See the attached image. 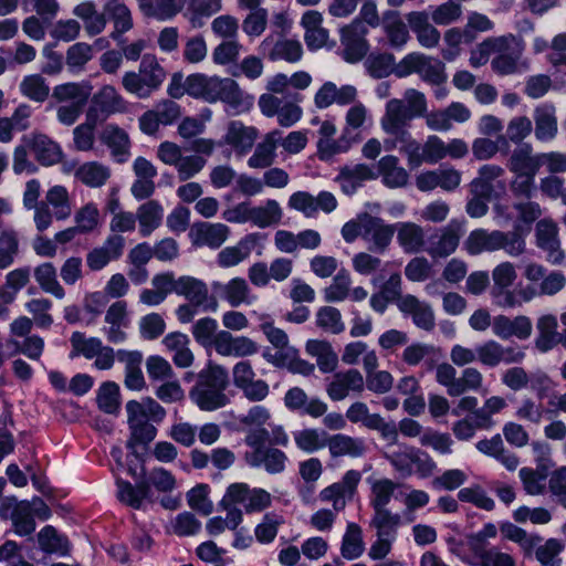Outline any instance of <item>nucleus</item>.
<instances>
[{
    "mask_svg": "<svg viewBox=\"0 0 566 566\" xmlns=\"http://www.w3.org/2000/svg\"><path fill=\"white\" fill-rule=\"evenodd\" d=\"M106 22L114 23V30L109 36L122 44L124 42L123 34L133 28V18L130 10L123 0H106L104 3Z\"/></svg>",
    "mask_w": 566,
    "mask_h": 566,
    "instance_id": "obj_23",
    "label": "nucleus"
},
{
    "mask_svg": "<svg viewBox=\"0 0 566 566\" xmlns=\"http://www.w3.org/2000/svg\"><path fill=\"white\" fill-rule=\"evenodd\" d=\"M93 86L88 81L69 82L56 85L53 88L52 97L59 102H70L69 104L86 105Z\"/></svg>",
    "mask_w": 566,
    "mask_h": 566,
    "instance_id": "obj_39",
    "label": "nucleus"
},
{
    "mask_svg": "<svg viewBox=\"0 0 566 566\" xmlns=\"http://www.w3.org/2000/svg\"><path fill=\"white\" fill-rule=\"evenodd\" d=\"M128 429L129 438L126 441V448L130 451V455H133L137 461L143 462L144 455L138 452L137 447L143 446L144 448H147L156 438L157 429L149 421Z\"/></svg>",
    "mask_w": 566,
    "mask_h": 566,
    "instance_id": "obj_45",
    "label": "nucleus"
},
{
    "mask_svg": "<svg viewBox=\"0 0 566 566\" xmlns=\"http://www.w3.org/2000/svg\"><path fill=\"white\" fill-rule=\"evenodd\" d=\"M533 325L530 317L518 315L511 318L500 314L493 317L492 333L500 339L506 340L512 337L525 340L532 335Z\"/></svg>",
    "mask_w": 566,
    "mask_h": 566,
    "instance_id": "obj_18",
    "label": "nucleus"
},
{
    "mask_svg": "<svg viewBox=\"0 0 566 566\" xmlns=\"http://www.w3.org/2000/svg\"><path fill=\"white\" fill-rule=\"evenodd\" d=\"M381 25L391 48L401 49L409 40V31L399 11L387 10L382 13Z\"/></svg>",
    "mask_w": 566,
    "mask_h": 566,
    "instance_id": "obj_36",
    "label": "nucleus"
},
{
    "mask_svg": "<svg viewBox=\"0 0 566 566\" xmlns=\"http://www.w3.org/2000/svg\"><path fill=\"white\" fill-rule=\"evenodd\" d=\"M75 177L87 187L98 188L106 184L111 177V170L103 164L90 161L76 170Z\"/></svg>",
    "mask_w": 566,
    "mask_h": 566,
    "instance_id": "obj_51",
    "label": "nucleus"
},
{
    "mask_svg": "<svg viewBox=\"0 0 566 566\" xmlns=\"http://www.w3.org/2000/svg\"><path fill=\"white\" fill-rule=\"evenodd\" d=\"M284 405L291 411L318 417V399L313 398L308 401L307 395L300 387H293L285 392Z\"/></svg>",
    "mask_w": 566,
    "mask_h": 566,
    "instance_id": "obj_50",
    "label": "nucleus"
},
{
    "mask_svg": "<svg viewBox=\"0 0 566 566\" xmlns=\"http://www.w3.org/2000/svg\"><path fill=\"white\" fill-rule=\"evenodd\" d=\"M125 248V239L120 234H111L102 247L94 248L86 255V264L91 271L104 269L111 261L118 260Z\"/></svg>",
    "mask_w": 566,
    "mask_h": 566,
    "instance_id": "obj_19",
    "label": "nucleus"
},
{
    "mask_svg": "<svg viewBox=\"0 0 566 566\" xmlns=\"http://www.w3.org/2000/svg\"><path fill=\"white\" fill-rule=\"evenodd\" d=\"M398 308L403 314L412 316L413 324L427 332L434 328V314L431 306L419 301L415 295L407 294L398 303Z\"/></svg>",
    "mask_w": 566,
    "mask_h": 566,
    "instance_id": "obj_24",
    "label": "nucleus"
},
{
    "mask_svg": "<svg viewBox=\"0 0 566 566\" xmlns=\"http://www.w3.org/2000/svg\"><path fill=\"white\" fill-rule=\"evenodd\" d=\"M365 388V379L358 369L352 368L334 374L326 384V394L333 401H342L349 392L361 394Z\"/></svg>",
    "mask_w": 566,
    "mask_h": 566,
    "instance_id": "obj_16",
    "label": "nucleus"
},
{
    "mask_svg": "<svg viewBox=\"0 0 566 566\" xmlns=\"http://www.w3.org/2000/svg\"><path fill=\"white\" fill-rule=\"evenodd\" d=\"M177 295L185 297L195 305H201L203 312H216L218 310V301L210 295L207 284L195 276L181 275L177 282Z\"/></svg>",
    "mask_w": 566,
    "mask_h": 566,
    "instance_id": "obj_13",
    "label": "nucleus"
},
{
    "mask_svg": "<svg viewBox=\"0 0 566 566\" xmlns=\"http://www.w3.org/2000/svg\"><path fill=\"white\" fill-rule=\"evenodd\" d=\"M72 350L71 358L84 356L86 359L94 358L103 349V343L97 337L86 338L82 332H73L70 338Z\"/></svg>",
    "mask_w": 566,
    "mask_h": 566,
    "instance_id": "obj_55",
    "label": "nucleus"
},
{
    "mask_svg": "<svg viewBox=\"0 0 566 566\" xmlns=\"http://www.w3.org/2000/svg\"><path fill=\"white\" fill-rule=\"evenodd\" d=\"M386 148H398L407 156L411 168L419 167L422 163L437 164L446 158V143L436 135L428 136L423 145L412 138L411 134L403 137L386 140Z\"/></svg>",
    "mask_w": 566,
    "mask_h": 566,
    "instance_id": "obj_4",
    "label": "nucleus"
},
{
    "mask_svg": "<svg viewBox=\"0 0 566 566\" xmlns=\"http://www.w3.org/2000/svg\"><path fill=\"white\" fill-rule=\"evenodd\" d=\"M117 497L120 502L128 506L139 510L145 500L151 501V483L142 478V481L133 485L130 482L120 478L116 479Z\"/></svg>",
    "mask_w": 566,
    "mask_h": 566,
    "instance_id": "obj_27",
    "label": "nucleus"
},
{
    "mask_svg": "<svg viewBox=\"0 0 566 566\" xmlns=\"http://www.w3.org/2000/svg\"><path fill=\"white\" fill-rule=\"evenodd\" d=\"M217 76L195 73L188 76V95L210 103Z\"/></svg>",
    "mask_w": 566,
    "mask_h": 566,
    "instance_id": "obj_61",
    "label": "nucleus"
},
{
    "mask_svg": "<svg viewBox=\"0 0 566 566\" xmlns=\"http://www.w3.org/2000/svg\"><path fill=\"white\" fill-rule=\"evenodd\" d=\"M126 111V102L113 85L102 86L91 98L88 119L103 123L111 115Z\"/></svg>",
    "mask_w": 566,
    "mask_h": 566,
    "instance_id": "obj_12",
    "label": "nucleus"
},
{
    "mask_svg": "<svg viewBox=\"0 0 566 566\" xmlns=\"http://www.w3.org/2000/svg\"><path fill=\"white\" fill-rule=\"evenodd\" d=\"M21 142L29 146L35 159L42 166L56 165L63 158L61 146L45 134L31 133L22 136Z\"/></svg>",
    "mask_w": 566,
    "mask_h": 566,
    "instance_id": "obj_17",
    "label": "nucleus"
},
{
    "mask_svg": "<svg viewBox=\"0 0 566 566\" xmlns=\"http://www.w3.org/2000/svg\"><path fill=\"white\" fill-rule=\"evenodd\" d=\"M357 91L352 85H344L337 88L332 82H326L321 86V108L327 107L333 103L338 105H348L355 101Z\"/></svg>",
    "mask_w": 566,
    "mask_h": 566,
    "instance_id": "obj_49",
    "label": "nucleus"
},
{
    "mask_svg": "<svg viewBox=\"0 0 566 566\" xmlns=\"http://www.w3.org/2000/svg\"><path fill=\"white\" fill-rule=\"evenodd\" d=\"M506 167L512 174H535L542 168L541 153H534L530 143L516 146L506 163Z\"/></svg>",
    "mask_w": 566,
    "mask_h": 566,
    "instance_id": "obj_22",
    "label": "nucleus"
},
{
    "mask_svg": "<svg viewBox=\"0 0 566 566\" xmlns=\"http://www.w3.org/2000/svg\"><path fill=\"white\" fill-rule=\"evenodd\" d=\"M192 233H195L193 244L218 249L227 240L229 228L222 223L202 222L192 227Z\"/></svg>",
    "mask_w": 566,
    "mask_h": 566,
    "instance_id": "obj_38",
    "label": "nucleus"
},
{
    "mask_svg": "<svg viewBox=\"0 0 566 566\" xmlns=\"http://www.w3.org/2000/svg\"><path fill=\"white\" fill-rule=\"evenodd\" d=\"M244 460L252 468L263 467L268 473L277 474L284 471L287 457L283 451L269 447L263 450L247 451Z\"/></svg>",
    "mask_w": 566,
    "mask_h": 566,
    "instance_id": "obj_26",
    "label": "nucleus"
},
{
    "mask_svg": "<svg viewBox=\"0 0 566 566\" xmlns=\"http://www.w3.org/2000/svg\"><path fill=\"white\" fill-rule=\"evenodd\" d=\"M256 136L258 132L254 127H248L240 120H232L228 126L226 143L243 155L252 148Z\"/></svg>",
    "mask_w": 566,
    "mask_h": 566,
    "instance_id": "obj_40",
    "label": "nucleus"
},
{
    "mask_svg": "<svg viewBox=\"0 0 566 566\" xmlns=\"http://www.w3.org/2000/svg\"><path fill=\"white\" fill-rule=\"evenodd\" d=\"M258 234L252 233L242 239L238 245L227 247L218 254V264L221 268H230L245 260L250 254V247L254 245Z\"/></svg>",
    "mask_w": 566,
    "mask_h": 566,
    "instance_id": "obj_46",
    "label": "nucleus"
},
{
    "mask_svg": "<svg viewBox=\"0 0 566 566\" xmlns=\"http://www.w3.org/2000/svg\"><path fill=\"white\" fill-rule=\"evenodd\" d=\"M406 19L421 46L432 49L439 44L440 32L429 22L427 12L412 11L406 15Z\"/></svg>",
    "mask_w": 566,
    "mask_h": 566,
    "instance_id": "obj_25",
    "label": "nucleus"
},
{
    "mask_svg": "<svg viewBox=\"0 0 566 566\" xmlns=\"http://www.w3.org/2000/svg\"><path fill=\"white\" fill-rule=\"evenodd\" d=\"M524 50L525 43L520 36L511 33L495 36L492 70L501 76L527 71L530 63L523 59Z\"/></svg>",
    "mask_w": 566,
    "mask_h": 566,
    "instance_id": "obj_5",
    "label": "nucleus"
},
{
    "mask_svg": "<svg viewBox=\"0 0 566 566\" xmlns=\"http://www.w3.org/2000/svg\"><path fill=\"white\" fill-rule=\"evenodd\" d=\"M163 218L164 209L157 200H148L140 205L136 212L140 235L149 237L161 224Z\"/></svg>",
    "mask_w": 566,
    "mask_h": 566,
    "instance_id": "obj_41",
    "label": "nucleus"
},
{
    "mask_svg": "<svg viewBox=\"0 0 566 566\" xmlns=\"http://www.w3.org/2000/svg\"><path fill=\"white\" fill-rule=\"evenodd\" d=\"M228 386V369L209 360L197 374L196 382L189 390V398L200 410L214 411L230 402L226 394Z\"/></svg>",
    "mask_w": 566,
    "mask_h": 566,
    "instance_id": "obj_1",
    "label": "nucleus"
},
{
    "mask_svg": "<svg viewBox=\"0 0 566 566\" xmlns=\"http://www.w3.org/2000/svg\"><path fill=\"white\" fill-rule=\"evenodd\" d=\"M96 402L105 413L116 415L120 408L119 386L114 381H105L97 390Z\"/></svg>",
    "mask_w": 566,
    "mask_h": 566,
    "instance_id": "obj_56",
    "label": "nucleus"
},
{
    "mask_svg": "<svg viewBox=\"0 0 566 566\" xmlns=\"http://www.w3.org/2000/svg\"><path fill=\"white\" fill-rule=\"evenodd\" d=\"M300 102V93H287L284 96L262 94L259 98V107L266 117L276 115L281 126L291 127L302 116V109L298 106Z\"/></svg>",
    "mask_w": 566,
    "mask_h": 566,
    "instance_id": "obj_7",
    "label": "nucleus"
},
{
    "mask_svg": "<svg viewBox=\"0 0 566 566\" xmlns=\"http://www.w3.org/2000/svg\"><path fill=\"white\" fill-rule=\"evenodd\" d=\"M411 73H417L422 81L437 86L446 83L448 78L444 63L422 53L407 54L397 64L396 75L398 77H405Z\"/></svg>",
    "mask_w": 566,
    "mask_h": 566,
    "instance_id": "obj_6",
    "label": "nucleus"
},
{
    "mask_svg": "<svg viewBox=\"0 0 566 566\" xmlns=\"http://www.w3.org/2000/svg\"><path fill=\"white\" fill-rule=\"evenodd\" d=\"M401 524V516L398 513L388 511L374 512L370 520V527L376 530L377 537L396 539L397 530Z\"/></svg>",
    "mask_w": 566,
    "mask_h": 566,
    "instance_id": "obj_53",
    "label": "nucleus"
},
{
    "mask_svg": "<svg viewBox=\"0 0 566 566\" xmlns=\"http://www.w3.org/2000/svg\"><path fill=\"white\" fill-rule=\"evenodd\" d=\"M216 102H222L229 114L240 115L253 107L254 96L241 90L233 78L217 76L210 103Z\"/></svg>",
    "mask_w": 566,
    "mask_h": 566,
    "instance_id": "obj_8",
    "label": "nucleus"
},
{
    "mask_svg": "<svg viewBox=\"0 0 566 566\" xmlns=\"http://www.w3.org/2000/svg\"><path fill=\"white\" fill-rule=\"evenodd\" d=\"M326 446L332 457L348 455L358 458L366 452V444L363 439L337 433L328 437L321 447Z\"/></svg>",
    "mask_w": 566,
    "mask_h": 566,
    "instance_id": "obj_34",
    "label": "nucleus"
},
{
    "mask_svg": "<svg viewBox=\"0 0 566 566\" xmlns=\"http://www.w3.org/2000/svg\"><path fill=\"white\" fill-rule=\"evenodd\" d=\"M213 289L218 291L220 296L232 307H238L241 304H251L255 298V296L251 295V290L247 281L242 277H234L226 284L214 282Z\"/></svg>",
    "mask_w": 566,
    "mask_h": 566,
    "instance_id": "obj_33",
    "label": "nucleus"
},
{
    "mask_svg": "<svg viewBox=\"0 0 566 566\" xmlns=\"http://www.w3.org/2000/svg\"><path fill=\"white\" fill-rule=\"evenodd\" d=\"M163 344L165 347L174 352L172 361L179 368H188L193 364L195 356L189 348L190 339L181 332H172L167 334Z\"/></svg>",
    "mask_w": 566,
    "mask_h": 566,
    "instance_id": "obj_37",
    "label": "nucleus"
},
{
    "mask_svg": "<svg viewBox=\"0 0 566 566\" xmlns=\"http://www.w3.org/2000/svg\"><path fill=\"white\" fill-rule=\"evenodd\" d=\"M218 323L212 317H202L198 319L191 328L195 340L202 347H213L216 349Z\"/></svg>",
    "mask_w": 566,
    "mask_h": 566,
    "instance_id": "obj_63",
    "label": "nucleus"
},
{
    "mask_svg": "<svg viewBox=\"0 0 566 566\" xmlns=\"http://www.w3.org/2000/svg\"><path fill=\"white\" fill-rule=\"evenodd\" d=\"M282 140V130L273 129L269 132L263 140L259 143L253 155L248 159L250 168L271 167L276 158V148Z\"/></svg>",
    "mask_w": 566,
    "mask_h": 566,
    "instance_id": "obj_28",
    "label": "nucleus"
},
{
    "mask_svg": "<svg viewBox=\"0 0 566 566\" xmlns=\"http://www.w3.org/2000/svg\"><path fill=\"white\" fill-rule=\"evenodd\" d=\"M166 78V71L154 54L142 57L138 72H125L122 77L124 90L138 98H148Z\"/></svg>",
    "mask_w": 566,
    "mask_h": 566,
    "instance_id": "obj_3",
    "label": "nucleus"
},
{
    "mask_svg": "<svg viewBox=\"0 0 566 566\" xmlns=\"http://www.w3.org/2000/svg\"><path fill=\"white\" fill-rule=\"evenodd\" d=\"M440 356V349L433 345L412 343L403 349L401 359L409 366H417L421 361H424L427 368L431 370Z\"/></svg>",
    "mask_w": 566,
    "mask_h": 566,
    "instance_id": "obj_42",
    "label": "nucleus"
},
{
    "mask_svg": "<svg viewBox=\"0 0 566 566\" xmlns=\"http://www.w3.org/2000/svg\"><path fill=\"white\" fill-rule=\"evenodd\" d=\"M365 551L361 527L356 523L347 525L342 543V555L346 559L358 558Z\"/></svg>",
    "mask_w": 566,
    "mask_h": 566,
    "instance_id": "obj_57",
    "label": "nucleus"
},
{
    "mask_svg": "<svg viewBox=\"0 0 566 566\" xmlns=\"http://www.w3.org/2000/svg\"><path fill=\"white\" fill-rule=\"evenodd\" d=\"M19 87L23 96L38 103H43L50 94V87L40 74L24 76Z\"/></svg>",
    "mask_w": 566,
    "mask_h": 566,
    "instance_id": "obj_58",
    "label": "nucleus"
},
{
    "mask_svg": "<svg viewBox=\"0 0 566 566\" xmlns=\"http://www.w3.org/2000/svg\"><path fill=\"white\" fill-rule=\"evenodd\" d=\"M38 542L40 548L46 554L59 553L65 555L69 552L67 539L60 536L56 530L51 525L44 526L38 533Z\"/></svg>",
    "mask_w": 566,
    "mask_h": 566,
    "instance_id": "obj_59",
    "label": "nucleus"
},
{
    "mask_svg": "<svg viewBox=\"0 0 566 566\" xmlns=\"http://www.w3.org/2000/svg\"><path fill=\"white\" fill-rule=\"evenodd\" d=\"M116 357L125 364V386L132 390H140L145 387V378L140 369L143 354L138 350L118 349Z\"/></svg>",
    "mask_w": 566,
    "mask_h": 566,
    "instance_id": "obj_30",
    "label": "nucleus"
},
{
    "mask_svg": "<svg viewBox=\"0 0 566 566\" xmlns=\"http://www.w3.org/2000/svg\"><path fill=\"white\" fill-rule=\"evenodd\" d=\"M555 113V106L552 104H542L535 107L533 118L537 140L549 142L556 137L558 124Z\"/></svg>",
    "mask_w": 566,
    "mask_h": 566,
    "instance_id": "obj_32",
    "label": "nucleus"
},
{
    "mask_svg": "<svg viewBox=\"0 0 566 566\" xmlns=\"http://www.w3.org/2000/svg\"><path fill=\"white\" fill-rule=\"evenodd\" d=\"M259 54L271 62L296 63L303 54L298 40L289 39L282 32H270L260 43Z\"/></svg>",
    "mask_w": 566,
    "mask_h": 566,
    "instance_id": "obj_9",
    "label": "nucleus"
},
{
    "mask_svg": "<svg viewBox=\"0 0 566 566\" xmlns=\"http://www.w3.org/2000/svg\"><path fill=\"white\" fill-rule=\"evenodd\" d=\"M463 233V222L453 219L428 237L424 251L432 259H444L457 250Z\"/></svg>",
    "mask_w": 566,
    "mask_h": 566,
    "instance_id": "obj_10",
    "label": "nucleus"
},
{
    "mask_svg": "<svg viewBox=\"0 0 566 566\" xmlns=\"http://www.w3.org/2000/svg\"><path fill=\"white\" fill-rule=\"evenodd\" d=\"M428 111L426 95L415 88H408L403 98H391L386 103L385 114L380 125L382 130L392 139L410 134V122L423 117Z\"/></svg>",
    "mask_w": 566,
    "mask_h": 566,
    "instance_id": "obj_2",
    "label": "nucleus"
},
{
    "mask_svg": "<svg viewBox=\"0 0 566 566\" xmlns=\"http://www.w3.org/2000/svg\"><path fill=\"white\" fill-rule=\"evenodd\" d=\"M93 46L85 42H76L69 46L65 64L69 72L77 75L85 70L86 64L93 59Z\"/></svg>",
    "mask_w": 566,
    "mask_h": 566,
    "instance_id": "obj_52",
    "label": "nucleus"
},
{
    "mask_svg": "<svg viewBox=\"0 0 566 566\" xmlns=\"http://www.w3.org/2000/svg\"><path fill=\"white\" fill-rule=\"evenodd\" d=\"M104 144L111 149L114 159L123 164L129 157V137L127 133L117 126H107L102 137Z\"/></svg>",
    "mask_w": 566,
    "mask_h": 566,
    "instance_id": "obj_44",
    "label": "nucleus"
},
{
    "mask_svg": "<svg viewBox=\"0 0 566 566\" xmlns=\"http://www.w3.org/2000/svg\"><path fill=\"white\" fill-rule=\"evenodd\" d=\"M535 238L537 247L546 252L548 262L560 264L564 261L565 254L560 248L558 227L553 219L545 218L536 223Z\"/></svg>",
    "mask_w": 566,
    "mask_h": 566,
    "instance_id": "obj_15",
    "label": "nucleus"
},
{
    "mask_svg": "<svg viewBox=\"0 0 566 566\" xmlns=\"http://www.w3.org/2000/svg\"><path fill=\"white\" fill-rule=\"evenodd\" d=\"M557 318L552 314L543 315L537 319L538 336L535 339V346L539 352L546 353L560 344V332H557Z\"/></svg>",
    "mask_w": 566,
    "mask_h": 566,
    "instance_id": "obj_43",
    "label": "nucleus"
},
{
    "mask_svg": "<svg viewBox=\"0 0 566 566\" xmlns=\"http://www.w3.org/2000/svg\"><path fill=\"white\" fill-rule=\"evenodd\" d=\"M363 224V240L368 244V250L375 253H384L391 243L396 232L395 224H389L379 217L367 212Z\"/></svg>",
    "mask_w": 566,
    "mask_h": 566,
    "instance_id": "obj_14",
    "label": "nucleus"
},
{
    "mask_svg": "<svg viewBox=\"0 0 566 566\" xmlns=\"http://www.w3.org/2000/svg\"><path fill=\"white\" fill-rule=\"evenodd\" d=\"M502 238V231L500 230L475 229L465 239L463 248L470 255L496 251L500 250Z\"/></svg>",
    "mask_w": 566,
    "mask_h": 566,
    "instance_id": "obj_29",
    "label": "nucleus"
},
{
    "mask_svg": "<svg viewBox=\"0 0 566 566\" xmlns=\"http://www.w3.org/2000/svg\"><path fill=\"white\" fill-rule=\"evenodd\" d=\"M361 480V473L357 470L347 471L342 481L336 482L321 491V501H331L335 511H340L346 505V495L352 496L358 483Z\"/></svg>",
    "mask_w": 566,
    "mask_h": 566,
    "instance_id": "obj_21",
    "label": "nucleus"
},
{
    "mask_svg": "<svg viewBox=\"0 0 566 566\" xmlns=\"http://www.w3.org/2000/svg\"><path fill=\"white\" fill-rule=\"evenodd\" d=\"M216 352L221 356L247 357L259 352V345L247 336H233L229 331H219Z\"/></svg>",
    "mask_w": 566,
    "mask_h": 566,
    "instance_id": "obj_20",
    "label": "nucleus"
},
{
    "mask_svg": "<svg viewBox=\"0 0 566 566\" xmlns=\"http://www.w3.org/2000/svg\"><path fill=\"white\" fill-rule=\"evenodd\" d=\"M397 242L406 253H418L426 249V235L423 229L415 222L395 223Z\"/></svg>",
    "mask_w": 566,
    "mask_h": 566,
    "instance_id": "obj_31",
    "label": "nucleus"
},
{
    "mask_svg": "<svg viewBox=\"0 0 566 566\" xmlns=\"http://www.w3.org/2000/svg\"><path fill=\"white\" fill-rule=\"evenodd\" d=\"M397 484L390 479L377 480L371 485L370 505L374 512L388 511L386 506L390 503Z\"/></svg>",
    "mask_w": 566,
    "mask_h": 566,
    "instance_id": "obj_62",
    "label": "nucleus"
},
{
    "mask_svg": "<svg viewBox=\"0 0 566 566\" xmlns=\"http://www.w3.org/2000/svg\"><path fill=\"white\" fill-rule=\"evenodd\" d=\"M34 277L42 291L61 300L65 296L63 286L57 281L56 269L51 262H45L34 269Z\"/></svg>",
    "mask_w": 566,
    "mask_h": 566,
    "instance_id": "obj_48",
    "label": "nucleus"
},
{
    "mask_svg": "<svg viewBox=\"0 0 566 566\" xmlns=\"http://www.w3.org/2000/svg\"><path fill=\"white\" fill-rule=\"evenodd\" d=\"M283 212L276 200L269 199L262 207H251L250 221L259 228L277 224Z\"/></svg>",
    "mask_w": 566,
    "mask_h": 566,
    "instance_id": "obj_54",
    "label": "nucleus"
},
{
    "mask_svg": "<svg viewBox=\"0 0 566 566\" xmlns=\"http://www.w3.org/2000/svg\"><path fill=\"white\" fill-rule=\"evenodd\" d=\"M343 188L347 192H354L364 181L378 178L376 168L366 164H357L353 167H345L340 170Z\"/></svg>",
    "mask_w": 566,
    "mask_h": 566,
    "instance_id": "obj_47",
    "label": "nucleus"
},
{
    "mask_svg": "<svg viewBox=\"0 0 566 566\" xmlns=\"http://www.w3.org/2000/svg\"><path fill=\"white\" fill-rule=\"evenodd\" d=\"M514 177L510 181V191L512 196L517 200L532 199L537 187L535 184V174H513Z\"/></svg>",
    "mask_w": 566,
    "mask_h": 566,
    "instance_id": "obj_64",
    "label": "nucleus"
},
{
    "mask_svg": "<svg viewBox=\"0 0 566 566\" xmlns=\"http://www.w3.org/2000/svg\"><path fill=\"white\" fill-rule=\"evenodd\" d=\"M365 66L367 72L374 78H384L391 73L396 74V61L391 53L370 54L366 61Z\"/></svg>",
    "mask_w": 566,
    "mask_h": 566,
    "instance_id": "obj_60",
    "label": "nucleus"
},
{
    "mask_svg": "<svg viewBox=\"0 0 566 566\" xmlns=\"http://www.w3.org/2000/svg\"><path fill=\"white\" fill-rule=\"evenodd\" d=\"M339 33L343 59L348 63L360 62L369 51V43L366 40L368 27L360 20H353L349 24L344 25Z\"/></svg>",
    "mask_w": 566,
    "mask_h": 566,
    "instance_id": "obj_11",
    "label": "nucleus"
},
{
    "mask_svg": "<svg viewBox=\"0 0 566 566\" xmlns=\"http://www.w3.org/2000/svg\"><path fill=\"white\" fill-rule=\"evenodd\" d=\"M376 172L381 177L382 184L388 188L405 187L409 179L407 170L399 165L396 156H384L378 163Z\"/></svg>",
    "mask_w": 566,
    "mask_h": 566,
    "instance_id": "obj_35",
    "label": "nucleus"
}]
</instances>
